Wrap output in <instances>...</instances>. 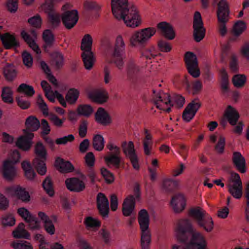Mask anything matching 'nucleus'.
<instances>
[{"label": "nucleus", "mask_w": 249, "mask_h": 249, "mask_svg": "<svg viewBox=\"0 0 249 249\" xmlns=\"http://www.w3.org/2000/svg\"><path fill=\"white\" fill-rule=\"evenodd\" d=\"M127 75L128 80L132 84H135L138 79L140 69L133 59L129 60L127 64Z\"/></svg>", "instance_id": "nucleus-22"}, {"label": "nucleus", "mask_w": 249, "mask_h": 249, "mask_svg": "<svg viewBox=\"0 0 249 249\" xmlns=\"http://www.w3.org/2000/svg\"><path fill=\"white\" fill-rule=\"evenodd\" d=\"M41 22V18L38 14L29 18L28 19L29 23L36 28H39L40 27Z\"/></svg>", "instance_id": "nucleus-62"}, {"label": "nucleus", "mask_w": 249, "mask_h": 249, "mask_svg": "<svg viewBox=\"0 0 249 249\" xmlns=\"http://www.w3.org/2000/svg\"><path fill=\"white\" fill-rule=\"evenodd\" d=\"M18 91L20 93H23L28 97H32L35 94V91L34 88L25 83L20 84Z\"/></svg>", "instance_id": "nucleus-46"}, {"label": "nucleus", "mask_w": 249, "mask_h": 249, "mask_svg": "<svg viewBox=\"0 0 249 249\" xmlns=\"http://www.w3.org/2000/svg\"><path fill=\"white\" fill-rule=\"evenodd\" d=\"M3 178L8 181H12L17 175V170L13 163L9 160L3 161L1 170Z\"/></svg>", "instance_id": "nucleus-16"}, {"label": "nucleus", "mask_w": 249, "mask_h": 249, "mask_svg": "<svg viewBox=\"0 0 249 249\" xmlns=\"http://www.w3.org/2000/svg\"><path fill=\"white\" fill-rule=\"evenodd\" d=\"M53 63L56 69H60L64 65V56L60 52H54L53 55Z\"/></svg>", "instance_id": "nucleus-45"}, {"label": "nucleus", "mask_w": 249, "mask_h": 249, "mask_svg": "<svg viewBox=\"0 0 249 249\" xmlns=\"http://www.w3.org/2000/svg\"><path fill=\"white\" fill-rule=\"evenodd\" d=\"M232 161L237 169L240 172L245 173L246 172V160L240 152H233Z\"/></svg>", "instance_id": "nucleus-26"}, {"label": "nucleus", "mask_w": 249, "mask_h": 249, "mask_svg": "<svg viewBox=\"0 0 249 249\" xmlns=\"http://www.w3.org/2000/svg\"><path fill=\"white\" fill-rule=\"evenodd\" d=\"M37 104L39 108L45 115H48V108L46 103L43 100L41 95H38L37 99Z\"/></svg>", "instance_id": "nucleus-61"}, {"label": "nucleus", "mask_w": 249, "mask_h": 249, "mask_svg": "<svg viewBox=\"0 0 249 249\" xmlns=\"http://www.w3.org/2000/svg\"><path fill=\"white\" fill-rule=\"evenodd\" d=\"M185 102V98L179 94H174L172 97V103L176 105L178 107L180 108L183 107Z\"/></svg>", "instance_id": "nucleus-63"}, {"label": "nucleus", "mask_w": 249, "mask_h": 249, "mask_svg": "<svg viewBox=\"0 0 249 249\" xmlns=\"http://www.w3.org/2000/svg\"><path fill=\"white\" fill-rule=\"evenodd\" d=\"M42 187L46 193L52 196L54 195V190L53 183L49 177H47L42 182Z\"/></svg>", "instance_id": "nucleus-48"}, {"label": "nucleus", "mask_w": 249, "mask_h": 249, "mask_svg": "<svg viewBox=\"0 0 249 249\" xmlns=\"http://www.w3.org/2000/svg\"><path fill=\"white\" fill-rule=\"evenodd\" d=\"M93 40L91 36L89 34L85 35L81 41V49L84 52L81 57L87 70H90L94 63L95 58L91 51Z\"/></svg>", "instance_id": "nucleus-7"}, {"label": "nucleus", "mask_w": 249, "mask_h": 249, "mask_svg": "<svg viewBox=\"0 0 249 249\" xmlns=\"http://www.w3.org/2000/svg\"><path fill=\"white\" fill-rule=\"evenodd\" d=\"M225 117L231 125H234L237 124L239 114L231 106H229L225 111Z\"/></svg>", "instance_id": "nucleus-30"}, {"label": "nucleus", "mask_w": 249, "mask_h": 249, "mask_svg": "<svg viewBox=\"0 0 249 249\" xmlns=\"http://www.w3.org/2000/svg\"><path fill=\"white\" fill-rule=\"evenodd\" d=\"M191 235L190 244L188 246L190 249H207V241L202 233L194 230L189 220H181L177 230L178 239L184 242Z\"/></svg>", "instance_id": "nucleus-2"}, {"label": "nucleus", "mask_w": 249, "mask_h": 249, "mask_svg": "<svg viewBox=\"0 0 249 249\" xmlns=\"http://www.w3.org/2000/svg\"><path fill=\"white\" fill-rule=\"evenodd\" d=\"M3 73L8 81H13L17 76V71L14 66L11 64H7L4 67Z\"/></svg>", "instance_id": "nucleus-39"}, {"label": "nucleus", "mask_w": 249, "mask_h": 249, "mask_svg": "<svg viewBox=\"0 0 249 249\" xmlns=\"http://www.w3.org/2000/svg\"><path fill=\"white\" fill-rule=\"evenodd\" d=\"M159 101L164 103L166 105H170L171 106H174V104L172 103V97L168 93H164L163 96L161 95H157L155 101V104L157 107L160 109H163L162 107H161V106L159 105L158 103Z\"/></svg>", "instance_id": "nucleus-41"}, {"label": "nucleus", "mask_w": 249, "mask_h": 249, "mask_svg": "<svg viewBox=\"0 0 249 249\" xmlns=\"http://www.w3.org/2000/svg\"><path fill=\"white\" fill-rule=\"evenodd\" d=\"M84 224L88 229L98 228L101 225L100 221L91 216H89L85 218Z\"/></svg>", "instance_id": "nucleus-51"}, {"label": "nucleus", "mask_w": 249, "mask_h": 249, "mask_svg": "<svg viewBox=\"0 0 249 249\" xmlns=\"http://www.w3.org/2000/svg\"><path fill=\"white\" fill-rule=\"evenodd\" d=\"M21 165L22 169L24 171L26 177L29 179H33L36 176V173L30 162L24 161L22 162Z\"/></svg>", "instance_id": "nucleus-40"}, {"label": "nucleus", "mask_w": 249, "mask_h": 249, "mask_svg": "<svg viewBox=\"0 0 249 249\" xmlns=\"http://www.w3.org/2000/svg\"><path fill=\"white\" fill-rule=\"evenodd\" d=\"M21 36L29 46L37 54L40 53V50L35 42L34 39L25 31H22Z\"/></svg>", "instance_id": "nucleus-35"}, {"label": "nucleus", "mask_w": 249, "mask_h": 249, "mask_svg": "<svg viewBox=\"0 0 249 249\" xmlns=\"http://www.w3.org/2000/svg\"><path fill=\"white\" fill-rule=\"evenodd\" d=\"M13 247L15 249H33L32 246L26 241H20L18 242L13 243L12 244Z\"/></svg>", "instance_id": "nucleus-58"}, {"label": "nucleus", "mask_w": 249, "mask_h": 249, "mask_svg": "<svg viewBox=\"0 0 249 249\" xmlns=\"http://www.w3.org/2000/svg\"><path fill=\"white\" fill-rule=\"evenodd\" d=\"M12 94L13 92L9 87L3 88L1 93V97L3 102L7 103H12L13 102Z\"/></svg>", "instance_id": "nucleus-50"}, {"label": "nucleus", "mask_w": 249, "mask_h": 249, "mask_svg": "<svg viewBox=\"0 0 249 249\" xmlns=\"http://www.w3.org/2000/svg\"><path fill=\"white\" fill-rule=\"evenodd\" d=\"M92 145L93 148L97 151H102L105 145V141L103 137L97 134L94 136L93 139Z\"/></svg>", "instance_id": "nucleus-43"}, {"label": "nucleus", "mask_w": 249, "mask_h": 249, "mask_svg": "<svg viewBox=\"0 0 249 249\" xmlns=\"http://www.w3.org/2000/svg\"><path fill=\"white\" fill-rule=\"evenodd\" d=\"M232 81L235 87L240 88L244 85L246 77L244 75L237 74L233 77Z\"/></svg>", "instance_id": "nucleus-53"}, {"label": "nucleus", "mask_w": 249, "mask_h": 249, "mask_svg": "<svg viewBox=\"0 0 249 249\" xmlns=\"http://www.w3.org/2000/svg\"><path fill=\"white\" fill-rule=\"evenodd\" d=\"M101 173L107 183L111 184L114 181V176L113 174L105 167L101 168Z\"/></svg>", "instance_id": "nucleus-55"}, {"label": "nucleus", "mask_w": 249, "mask_h": 249, "mask_svg": "<svg viewBox=\"0 0 249 249\" xmlns=\"http://www.w3.org/2000/svg\"><path fill=\"white\" fill-rule=\"evenodd\" d=\"M42 38L46 45L49 47L51 46L54 41V35L49 29H47L43 32Z\"/></svg>", "instance_id": "nucleus-49"}, {"label": "nucleus", "mask_w": 249, "mask_h": 249, "mask_svg": "<svg viewBox=\"0 0 249 249\" xmlns=\"http://www.w3.org/2000/svg\"><path fill=\"white\" fill-rule=\"evenodd\" d=\"M38 216L41 220L44 223V227L47 233L50 235H53L55 232V227L49 217L44 212H39Z\"/></svg>", "instance_id": "nucleus-25"}, {"label": "nucleus", "mask_w": 249, "mask_h": 249, "mask_svg": "<svg viewBox=\"0 0 249 249\" xmlns=\"http://www.w3.org/2000/svg\"><path fill=\"white\" fill-rule=\"evenodd\" d=\"M85 7L89 10L98 13L101 9V6L95 1H86Z\"/></svg>", "instance_id": "nucleus-60"}, {"label": "nucleus", "mask_w": 249, "mask_h": 249, "mask_svg": "<svg viewBox=\"0 0 249 249\" xmlns=\"http://www.w3.org/2000/svg\"><path fill=\"white\" fill-rule=\"evenodd\" d=\"M178 185V183L177 180L169 178L164 180L163 187L167 192H171L177 188Z\"/></svg>", "instance_id": "nucleus-44"}, {"label": "nucleus", "mask_w": 249, "mask_h": 249, "mask_svg": "<svg viewBox=\"0 0 249 249\" xmlns=\"http://www.w3.org/2000/svg\"><path fill=\"white\" fill-rule=\"evenodd\" d=\"M65 184L67 189L71 192L79 193L83 191L85 188V183L75 177L66 179Z\"/></svg>", "instance_id": "nucleus-19"}, {"label": "nucleus", "mask_w": 249, "mask_h": 249, "mask_svg": "<svg viewBox=\"0 0 249 249\" xmlns=\"http://www.w3.org/2000/svg\"><path fill=\"white\" fill-rule=\"evenodd\" d=\"M93 111V108L89 105H80L77 107L78 114L87 117L89 116Z\"/></svg>", "instance_id": "nucleus-47"}, {"label": "nucleus", "mask_w": 249, "mask_h": 249, "mask_svg": "<svg viewBox=\"0 0 249 249\" xmlns=\"http://www.w3.org/2000/svg\"><path fill=\"white\" fill-rule=\"evenodd\" d=\"M78 19L77 10H72L65 12L62 16L63 23L67 29L72 28L76 24Z\"/></svg>", "instance_id": "nucleus-17"}, {"label": "nucleus", "mask_w": 249, "mask_h": 249, "mask_svg": "<svg viewBox=\"0 0 249 249\" xmlns=\"http://www.w3.org/2000/svg\"><path fill=\"white\" fill-rule=\"evenodd\" d=\"M55 165L63 173L71 172L74 170L73 165L70 161H66L60 158L56 159Z\"/></svg>", "instance_id": "nucleus-31"}, {"label": "nucleus", "mask_w": 249, "mask_h": 249, "mask_svg": "<svg viewBox=\"0 0 249 249\" xmlns=\"http://www.w3.org/2000/svg\"><path fill=\"white\" fill-rule=\"evenodd\" d=\"M193 36L196 42H200L205 35V29L203 26L201 16L199 12H196L193 21Z\"/></svg>", "instance_id": "nucleus-14"}, {"label": "nucleus", "mask_w": 249, "mask_h": 249, "mask_svg": "<svg viewBox=\"0 0 249 249\" xmlns=\"http://www.w3.org/2000/svg\"><path fill=\"white\" fill-rule=\"evenodd\" d=\"M190 215L196 220L197 224L207 232H211L213 229V222L212 217L203 209L197 207L191 209Z\"/></svg>", "instance_id": "nucleus-5"}, {"label": "nucleus", "mask_w": 249, "mask_h": 249, "mask_svg": "<svg viewBox=\"0 0 249 249\" xmlns=\"http://www.w3.org/2000/svg\"><path fill=\"white\" fill-rule=\"evenodd\" d=\"M232 183L228 184V191L236 199H240L243 194L242 182L239 175L236 173L231 174Z\"/></svg>", "instance_id": "nucleus-13"}, {"label": "nucleus", "mask_w": 249, "mask_h": 249, "mask_svg": "<svg viewBox=\"0 0 249 249\" xmlns=\"http://www.w3.org/2000/svg\"><path fill=\"white\" fill-rule=\"evenodd\" d=\"M13 235L17 238L29 239L30 234L25 230V225L23 223H20L17 229L13 231Z\"/></svg>", "instance_id": "nucleus-38"}, {"label": "nucleus", "mask_w": 249, "mask_h": 249, "mask_svg": "<svg viewBox=\"0 0 249 249\" xmlns=\"http://www.w3.org/2000/svg\"><path fill=\"white\" fill-rule=\"evenodd\" d=\"M184 61L188 73L194 78L198 77L200 71L196 55L192 52H188L185 54Z\"/></svg>", "instance_id": "nucleus-12"}, {"label": "nucleus", "mask_w": 249, "mask_h": 249, "mask_svg": "<svg viewBox=\"0 0 249 249\" xmlns=\"http://www.w3.org/2000/svg\"><path fill=\"white\" fill-rule=\"evenodd\" d=\"M112 12L118 19H123L127 26L135 28L141 24V18L135 6L128 0H111Z\"/></svg>", "instance_id": "nucleus-1"}, {"label": "nucleus", "mask_w": 249, "mask_h": 249, "mask_svg": "<svg viewBox=\"0 0 249 249\" xmlns=\"http://www.w3.org/2000/svg\"><path fill=\"white\" fill-rule=\"evenodd\" d=\"M138 220L141 230L142 249H149L151 241V234L149 230V215L145 209H142L139 212Z\"/></svg>", "instance_id": "nucleus-3"}, {"label": "nucleus", "mask_w": 249, "mask_h": 249, "mask_svg": "<svg viewBox=\"0 0 249 249\" xmlns=\"http://www.w3.org/2000/svg\"><path fill=\"white\" fill-rule=\"evenodd\" d=\"M50 27L52 29L57 28L61 24L60 15L56 12L48 15Z\"/></svg>", "instance_id": "nucleus-36"}, {"label": "nucleus", "mask_w": 249, "mask_h": 249, "mask_svg": "<svg viewBox=\"0 0 249 249\" xmlns=\"http://www.w3.org/2000/svg\"><path fill=\"white\" fill-rule=\"evenodd\" d=\"M216 16L220 35L223 36L227 33L226 24L230 18V8L226 0H219L217 3Z\"/></svg>", "instance_id": "nucleus-6"}, {"label": "nucleus", "mask_w": 249, "mask_h": 249, "mask_svg": "<svg viewBox=\"0 0 249 249\" xmlns=\"http://www.w3.org/2000/svg\"><path fill=\"white\" fill-rule=\"evenodd\" d=\"M79 95V91L74 88L70 89L66 95V100L70 104L76 103Z\"/></svg>", "instance_id": "nucleus-42"}, {"label": "nucleus", "mask_w": 249, "mask_h": 249, "mask_svg": "<svg viewBox=\"0 0 249 249\" xmlns=\"http://www.w3.org/2000/svg\"><path fill=\"white\" fill-rule=\"evenodd\" d=\"M201 107V103L198 99L191 101L185 108L182 114V118L187 122L190 121L195 116Z\"/></svg>", "instance_id": "nucleus-15"}, {"label": "nucleus", "mask_w": 249, "mask_h": 249, "mask_svg": "<svg viewBox=\"0 0 249 249\" xmlns=\"http://www.w3.org/2000/svg\"><path fill=\"white\" fill-rule=\"evenodd\" d=\"M34 239L39 242V249H64L62 245L58 243H56L51 247L45 242L44 236L41 234H36Z\"/></svg>", "instance_id": "nucleus-29"}, {"label": "nucleus", "mask_w": 249, "mask_h": 249, "mask_svg": "<svg viewBox=\"0 0 249 249\" xmlns=\"http://www.w3.org/2000/svg\"><path fill=\"white\" fill-rule=\"evenodd\" d=\"M27 132H32L36 131L40 126V123L36 117L34 116H29L25 123Z\"/></svg>", "instance_id": "nucleus-32"}, {"label": "nucleus", "mask_w": 249, "mask_h": 249, "mask_svg": "<svg viewBox=\"0 0 249 249\" xmlns=\"http://www.w3.org/2000/svg\"><path fill=\"white\" fill-rule=\"evenodd\" d=\"M25 135L20 136L16 142V145L24 151L29 150L32 145V139L34 135L32 132L24 130Z\"/></svg>", "instance_id": "nucleus-18"}, {"label": "nucleus", "mask_w": 249, "mask_h": 249, "mask_svg": "<svg viewBox=\"0 0 249 249\" xmlns=\"http://www.w3.org/2000/svg\"><path fill=\"white\" fill-rule=\"evenodd\" d=\"M171 205L176 213H180L185 208L186 203L184 196L182 194L174 196L171 200Z\"/></svg>", "instance_id": "nucleus-24"}, {"label": "nucleus", "mask_w": 249, "mask_h": 249, "mask_svg": "<svg viewBox=\"0 0 249 249\" xmlns=\"http://www.w3.org/2000/svg\"><path fill=\"white\" fill-rule=\"evenodd\" d=\"M89 97L95 102L103 104L105 103L108 98L107 93L104 91H98L94 93H91Z\"/></svg>", "instance_id": "nucleus-37"}, {"label": "nucleus", "mask_w": 249, "mask_h": 249, "mask_svg": "<svg viewBox=\"0 0 249 249\" xmlns=\"http://www.w3.org/2000/svg\"><path fill=\"white\" fill-rule=\"evenodd\" d=\"M220 86L221 92L223 94H227L230 90L228 75L225 69L220 70Z\"/></svg>", "instance_id": "nucleus-33"}, {"label": "nucleus", "mask_w": 249, "mask_h": 249, "mask_svg": "<svg viewBox=\"0 0 249 249\" xmlns=\"http://www.w3.org/2000/svg\"><path fill=\"white\" fill-rule=\"evenodd\" d=\"M107 53L112 55L113 62L118 69L122 70L124 66L125 58V44L122 36H117L114 47L110 45L107 47Z\"/></svg>", "instance_id": "nucleus-4"}, {"label": "nucleus", "mask_w": 249, "mask_h": 249, "mask_svg": "<svg viewBox=\"0 0 249 249\" xmlns=\"http://www.w3.org/2000/svg\"><path fill=\"white\" fill-rule=\"evenodd\" d=\"M97 205L100 214L104 217L108 216L109 213V202L105 195L99 193L97 196Z\"/></svg>", "instance_id": "nucleus-21"}, {"label": "nucleus", "mask_w": 249, "mask_h": 249, "mask_svg": "<svg viewBox=\"0 0 249 249\" xmlns=\"http://www.w3.org/2000/svg\"><path fill=\"white\" fill-rule=\"evenodd\" d=\"M18 214L30 224L31 228L38 229L39 228V222L37 218L32 215L28 210L24 208H20L18 210Z\"/></svg>", "instance_id": "nucleus-20"}, {"label": "nucleus", "mask_w": 249, "mask_h": 249, "mask_svg": "<svg viewBox=\"0 0 249 249\" xmlns=\"http://www.w3.org/2000/svg\"><path fill=\"white\" fill-rule=\"evenodd\" d=\"M133 192L134 196H128L124 201L123 204V213L124 216H130L135 207V199L139 200L141 196L140 185L136 183L134 185Z\"/></svg>", "instance_id": "nucleus-10"}, {"label": "nucleus", "mask_w": 249, "mask_h": 249, "mask_svg": "<svg viewBox=\"0 0 249 249\" xmlns=\"http://www.w3.org/2000/svg\"><path fill=\"white\" fill-rule=\"evenodd\" d=\"M183 219H180L178 222V224H177V227H176V235H177V238L178 239V240L180 241V242L182 243L183 244L181 246H177V245H174L173 247V249H190V248L188 247L190 244V240H191V238H192V235H191L188 238V239L184 241V242H183V241H180L178 238V235H177V230H178V224H179V223L180 222V221L181 220H182ZM185 220H187V219H185Z\"/></svg>", "instance_id": "nucleus-56"}, {"label": "nucleus", "mask_w": 249, "mask_h": 249, "mask_svg": "<svg viewBox=\"0 0 249 249\" xmlns=\"http://www.w3.org/2000/svg\"><path fill=\"white\" fill-rule=\"evenodd\" d=\"M11 191L14 192V195L23 201H27L29 200L30 196L28 192L26 191L25 189L19 186L13 187Z\"/></svg>", "instance_id": "nucleus-34"}, {"label": "nucleus", "mask_w": 249, "mask_h": 249, "mask_svg": "<svg viewBox=\"0 0 249 249\" xmlns=\"http://www.w3.org/2000/svg\"><path fill=\"white\" fill-rule=\"evenodd\" d=\"M225 143V138L222 136H220L218 141L214 147V149L217 153L220 154L224 153Z\"/></svg>", "instance_id": "nucleus-59"}, {"label": "nucleus", "mask_w": 249, "mask_h": 249, "mask_svg": "<svg viewBox=\"0 0 249 249\" xmlns=\"http://www.w3.org/2000/svg\"><path fill=\"white\" fill-rule=\"evenodd\" d=\"M121 153L108 152L104 160L107 165L110 167L113 166L115 169H119L121 162Z\"/></svg>", "instance_id": "nucleus-23"}, {"label": "nucleus", "mask_w": 249, "mask_h": 249, "mask_svg": "<svg viewBox=\"0 0 249 249\" xmlns=\"http://www.w3.org/2000/svg\"><path fill=\"white\" fill-rule=\"evenodd\" d=\"M156 33L154 28L148 27L135 32L130 38L133 46H144Z\"/></svg>", "instance_id": "nucleus-9"}, {"label": "nucleus", "mask_w": 249, "mask_h": 249, "mask_svg": "<svg viewBox=\"0 0 249 249\" xmlns=\"http://www.w3.org/2000/svg\"><path fill=\"white\" fill-rule=\"evenodd\" d=\"M42 9L48 15L55 12L54 7L53 3L52 0H47L41 5Z\"/></svg>", "instance_id": "nucleus-54"}, {"label": "nucleus", "mask_w": 249, "mask_h": 249, "mask_svg": "<svg viewBox=\"0 0 249 249\" xmlns=\"http://www.w3.org/2000/svg\"><path fill=\"white\" fill-rule=\"evenodd\" d=\"M158 28L160 30L165 37L169 39H173L175 36L173 27L166 22H161L158 24Z\"/></svg>", "instance_id": "nucleus-28"}, {"label": "nucleus", "mask_w": 249, "mask_h": 249, "mask_svg": "<svg viewBox=\"0 0 249 249\" xmlns=\"http://www.w3.org/2000/svg\"><path fill=\"white\" fill-rule=\"evenodd\" d=\"M15 219L11 214L4 215L2 218L1 223L4 227L13 226L15 224Z\"/></svg>", "instance_id": "nucleus-57"}, {"label": "nucleus", "mask_w": 249, "mask_h": 249, "mask_svg": "<svg viewBox=\"0 0 249 249\" xmlns=\"http://www.w3.org/2000/svg\"><path fill=\"white\" fill-rule=\"evenodd\" d=\"M141 54L142 57H145L147 60H151L157 56L153 48L145 49L142 51Z\"/></svg>", "instance_id": "nucleus-64"}, {"label": "nucleus", "mask_w": 249, "mask_h": 249, "mask_svg": "<svg viewBox=\"0 0 249 249\" xmlns=\"http://www.w3.org/2000/svg\"><path fill=\"white\" fill-rule=\"evenodd\" d=\"M246 28V25L244 21L241 20L238 21L234 25L233 34L235 36H238L243 32Z\"/></svg>", "instance_id": "nucleus-52"}, {"label": "nucleus", "mask_w": 249, "mask_h": 249, "mask_svg": "<svg viewBox=\"0 0 249 249\" xmlns=\"http://www.w3.org/2000/svg\"><path fill=\"white\" fill-rule=\"evenodd\" d=\"M121 147L124 155L130 160L134 169L139 170L140 169L139 160L133 142L129 141L127 143L126 141H124L121 144Z\"/></svg>", "instance_id": "nucleus-11"}, {"label": "nucleus", "mask_w": 249, "mask_h": 249, "mask_svg": "<svg viewBox=\"0 0 249 249\" xmlns=\"http://www.w3.org/2000/svg\"><path fill=\"white\" fill-rule=\"evenodd\" d=\"M35 153L36 156L33 160V165L39 175H44L47 171L45 163L47 151L42 143H37L35 147Z\"/></svg>", "instance_id": "nucleus-8"}, {"label": "nucleus", "mask_w": 249, "mask_h": 249, "mask_svg": "<svg viewBox=\"0 0 249 249\" xmlns=\"http://www.w3.org/2000/svg\"><path fill=\"white\" fill-rule=\"evenodd\" d=\"M96 121L104 125L111 122V118L108 113L102 107H99L95 114Z\"/></svg>", "instance_id": "nucleus-27"}]
</instances>
